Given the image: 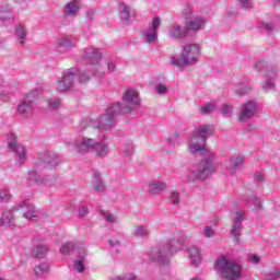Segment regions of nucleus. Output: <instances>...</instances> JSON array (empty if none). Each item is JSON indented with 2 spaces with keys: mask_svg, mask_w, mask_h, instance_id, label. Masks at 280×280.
Returning a JSON list of instances; mask_svg holds the SVG:
<instances>
[{
  "mask_svg": "<svg viewBox=\"0 0 280 280\" xmlns=\"http://www.w3.org/2000/svg\"><path fill=\"white\" fill-rule=\"evenodd\" d=\"M183 246L180 241L170 240L165 244L156 245L149 252V259L158 264H167L174 253H178Z\"/></svg>",
  "mask_w": 280,
  "mask_h": 280,
  "instance_id": "f03ea898",
  "label": "nucleus"
},
{
  "mask_svg": "<svg viewBox=\"0 0 280 280\" xmlns=\"http://www.w3.org/2000/svg\"><path fill=\"white\" fill-rule=\"evenodd\" d=\"M94 191H104L106 189V185H104V182L102 180V175L100 173L94 172L93 173V182H92Z\"/></svg>",
  "mask_w": 280,
  "mask_h": 280,
  "instance_id": "412c9836",
  "label": "nucleus"
},
{
  "mask_svg": "<svg viewBox=\"0 0 280 280\" xmlns=\"http://www.w3.org/2000/svg\"><path fill=\"white\" fill-rule=\"evenodd\" d=\"M69 148H73L79 154H86V152H95L101 158L108 156L110 148L108 143L104 141H73L68 144Z\"/></svg>",
  "mask_w": 280,
  "mask_h": 280,
  "instance_id": "20e7f679",
  "label": "nucleus"
},
{
  "mask_svg": "<svg viewBox=\"0 0 280 280\" xmlns=\"http://www.w3.org/2000/svg\"><path fill=\"white\" fill-rule=\"evenodd\" d=\"M276 279H280V271L276 270L272 273H268L265 278V280H276Z\"/></svg>",
  "mask_w": 280,
  "mask_h": 280,
  "instance_id": "c03bdc74",
  "label": "nucleus"
},
{
  "mask_svg": "<svg viewBox=\"0 0 280 280\" xmlns=\"http://www.w3.org/2000/svg\"><path fill=\"white\" fill-rule=\"evenodd\" d=\"M0 280H4L3 278H0Z\"/></svg>",
  "mask_w": 280,
  "mask_h": 280,
  "instance_id": "0e129e2a",
  "label": "nucleus"
},
{
  "mask_svg": "<svg viewBox=\"0 0 280 280\" xmlns=\"http://www.w3.org/2000/svg\"><path fill=\"white\" fill-rule=\"evenodd\" d=\"M112 280H141L135 273H128L122 277L113 278Z\"/></svg>",
  "mask_w": 280,
  "mask_h": 280,
  "instance_id": "4c0bfd02",
  "label": "nucleus"
},
{
  "mask_svg": "<svg viewBox=\"0 0 280 280\" xmlns=\"http://www.w3.org/2000/svg\"><path fill=\"white\" fill-rule=\"evenodd\" d=\"M243 8H248V0H241Z\"/></svg>",
  "mask_w": 280,
  "mask_h": 280,
  "instance_id": "6e6d98bb",
  "label": "nucleus"
},
{
  "mask_svg": "<svg viewBox=\"0 0 280 280\" xmlns=\"http://www.w3.org/2000/svg\"><path fill=\"white\" fill-rule=\"evenodd\" d=\"M89 141H93V139H92V138H90V139H89Z\"/></svg>",
  "mask_w": 280,
  "mask_h": 280,
  "instance_id": "680f3d73",
  "label": "nucleus"
},
{
  "mask_svg": "<svg viewBox=\"0 0 280 280\" xmlns=\"http://www.w3.org/2000/svg\"><path fill=\"white\" fill-rule=\"evenodd\" d=\"M15 34L23 40V38L27 36V33L25 32V26H23V24L18 25L15 28Z\"/></svg>",
  "mask_w": 280,
  "mask_h": 280,
  "instance_id": "72a5a7b5",
  "label": "nucleus"
},
{
  "mask_svg": "<svg viewBox=\"0 0 280 280\" xmlns=\"http://www.w3.org/2000/svg\"><path fill=\"white\" fill-rule=\"evenodd\" d=\"M215 156L213 153L208 151L199 167L197 170L189 171V173L186 175L185 183H196V180H205V178L211 176L215 167H218L215 162H213Z\"/></svg>",
  "mask_w": 280,
  "mask_h": 280,
  "instance_id": "7ed1b4c3",
  "label": "nucleus"
},
{
  "mask_svg": "<svg viewBox=\"0 0 280 280\" xmlns=\"http://www.w3.org/2000/svg\"><path fill=\"white\" fill-rule=\"evenodd\" d=\"M222 113H223L224 117H231V115H233V107H231V105H225L222 108Z\"/></svg>",
  "mask_w": 280,
  "mask_h": 280,
  "instance_id": "79ce46f5",
  "label": "nucleus"
},
{
  "mask_svg": "<svg viewBox=\"0 0 280 280\" xmlns=\"http://www.w3.org/2000/svg\"><path fill=\"white\" fill-rule=\"evenodd\" d=\"M10 191L9 190H0V200L2 202H8V199L10 198Z\"/></svg>",
  "mask_w": 280,
  "mask_h": 280,
  "instance_id": "37998d69",
  "label": "nucleus"
},
{
  "mask_svg": "<svg viewBox=\"0 0 280 280\" xmlns=\"http://www.w3.org/2000/svg\"><path fill=\"white\" fill-rule=\"evenodd\" d=\"M84 259H86V250L84 248L81 249V253L79 254V257L77 260H74V268L80 272H84L85 266H84Z\"/></svg>",
  "mask_w": 280,
  "mask_h": 280,
  "instance_id": "5701e85b",
  "label": "nucleus"
},
{
  "mask_svg": "<svg viewBox=\"0 0 280 280\" xmlns=\"http://www.w3.org/2000/svg\"><path fill=\"white\" fill-rule=\"evenodd\" d=\"M35 100H36L35 92H31L26 94L24 102H22L18 106V112L20 113V115H22V117H32V115H34V107L32 106V103L35 102Z\"/></svg>",
  "mask_w": 280,
  "mask_h": 280,
  "instance_id": "1a4fd4ad",
  "label": "nucleus"
},
{
  "mask_svg": "<svg viewBox=\"0 0 280 280\" xmlns=\"http://www.w3.org/2000/svg\"><path fill=\"white\" fill-rule=\"evenodd\" d=\"M156 92L160 95H165L167 93V86H165L163 84L156 85Z\"/></svg>",
  "mask_w": 280,
  "mask_h": 280,
  "instance_id": "de8ad7c7",
  "label": "nucleus"
},
{
  "mask_svg": "<svg viewBox=\"0 0 280 280\" xmlns=\"http://www.w3.org/2000/svg\"><path fill=\"white\" fill-rule=\"evenodd\" d=\"M246 218L245 212H236V217L233 221L232 229L230 231L231 235L234 237L235 244H240V235L242 234V230L244 229V225H242V222H244V219Z\"/></svg>",
  "mask_w": 280,
  "mask_h": 280,
  "instance_id": "9b49d317",
  "label": "nucleus"
},
{
  "mask_svg": "<svg viewBox=\"0 0 280 280\" xmlns=\"http://www.w3.org/2000/svg\"><path fill=\"white\" fill-rule=\"evenodd\" d=\"M77 248H80V245H75L71 242H68L61 246L60 253H61V255H69V253H71V250H77Z\"/></svg>",
  "mask_w": 280,
  "mask_h": 280,
  "instance_id": "c756f323",
  "label": "nucleus"
},
{
  "mask_svg": "<svg viewBox=\"0 0 280 280\" xmlns=\"http://www.w3.org/2000/svg\"><path fill=\"white\" fill-rule=\"evenodd\" d=\"M133 237H150V228L148 225H138L132 232Z\"/></svg>",
  "mask_w": 280,
  "mask_h": 280,
  "instance_id": "393cba45",
  "label": "nucleus"
},
{
  "mask_svg": "<svg viewBox=\"0 0 280 280\" xmlns=\"http://www.w3.org/2000/svg\"><path fill=\"white\" fill-rule=\"evenodd\" d=\"M254 182L255 183H264V175H261L260 173L255 174Z\"/></svg>",
  "mask_w": 280,
  "mask_h": 280,
  "instance_id": "09e8293b",
  "label": "nucleus"
},
{
  "mask_svg": "<svg viewBox=\"0 0 280 280\" xmlns=\"http://www.w3.org/2000/svg\"><path fill=\"white\" fill-rule=\"evenodd\" d=\"M109 246L110 248H119V246H121V243L119 241L109 240Z\"/></svg>",
  "mask_w": 280,
  "mask_h": 280,
  "instance_id": "8fccbe9b",
  "label": "nucleus"
},
{
  "mask_svg": "<svg viewBox=\"0 0 280 280\" xmlns=\"http://www.w3.org/2000/svg\"><path fill=\"white\" fill-rule=\"evenodd\" d=\"M190 280H202V279H200L199 277H194Z\"/></svg>",
  "mask_w": 280,
  "mask_h": 280,
  "instance_id": "bf43d9fd",
  "label": "nucleus"
},
{
  "mask_svg": "<svg viewBox=\"0 0 280 280\" xmlns=\"http://www.w3.org/2000/svg\"><path fill=\"white\" fill-rule=\"evenodd\" d=\"M89 214V208L86 206H81L79 208V218H84Z\"/></svg>",
  "mask_w": 280,
  "mask_h": 280,
  "instance_id": "a18cd8bd",
  "label": "nucleus"
},
{
  "mask_svg": "<svg viewBox=\"0 0 280 280\" xmlns=\"http://www.w3.org/2000/svg\"><path fill=\"white\" fill-rule=\"evenodd\" d=\"M75 78V74L69 72L57 80L55 84V89H57L58 93H65V91H69L71 86H73V80Z\"/></svg>",
  "mask_w": 280,
  "mask_h": 280,
  "instance_id": "f8f14e48",
  "label": "nucleus"
},
{
  "mask_svg": "<svg viewBox=\"0 0 280 280\" xmlns=\"http://www.w3.org/2000/svg\"><path fill=\"white\" fill-rule=\"evenodd\" d=\"M79 10L80 2L78 0H73L65 7L63 14H66V16H73V14H78Z\"/></svg>",
  "mask_w": 280,
  "mask_h": 280,
  "instance_id": "aec40b11",
  "label": "nucleus"
},
{
  "mask_svg": "<svg viewBox=\"0 0 280 280\" xmlns=\"http://www.w3.org/2000/svg\"><path fill=\"white\" fill-rule=\"evenodd\" d=\"M175 137H178V133H175Z\"/></svg>",
  "mask_w": 280,
  "mask_h": 280,
  "instance_id": "e2e57ef3",
  "label": "nucleus"
},
{
  "mask_svg": "<svg viewBox=\"0 0 280 280\" xmlns=\"http://www.w3.org/2000/svg\"><path fill=\"white\" fill-rule=\"evenodd\" d=\"M2 226H14V214L12 211L3 212L1 214Z\"/></svg>",
  "mask_w": 280,
  "mask_h": 280,
  "instance_id": "c85d7f7f",
  "label": "nucleus"
},
{
  "mask_svg": "<svg viewBox=\"0 0 280 280\" xmlns=\"http://www.w3.org/2000/svg\"><path fill=\"white\" fill-rule=\"evenodd\" d=\"M188 257L190 259V264L192 266L200 265V261H202V254H200V248L196 245H190L187 248Z\"/></svg>",
  "mask_w": 280,
  "mask_h": 280,
  "instance_id": "4468645a",
  "label": "nucleus"
},
{
  "mask_svg": "<svg viewBox=\"0 0 280 280\" xmlns=\"http://www.w3.org/2000/svg\"><path fill=\"white\" fill-rule=\"evenodd\" d=\"M15 211H21L23 218L26 220L36 221L40 212L34 207V205L28 203L27 201H22L19 206H15Z\"/></svg>",
  "mask_w": 280,
  "mask_h": 280,
  "instance_id": "6e6552de",
  "label": "nucleus"
},
{
  "mask_svg": "<svg viewBox=\"0 0 280 280\" xmlns=\"http://www.w3.org/2000/svg\"><path fill=\"white\" fill-rule=\"evenodd\" d=\"M34 271L37 277H43L46 272H49V264L43 262L35 267Z\"/></svg>",
  "mask_w": 280,
  "mask_h": 280,
  "instance_id": "2f4dec72",
  "label": "nucleus"
},
{
  "mask_svg": "<svg viewBox=\"0 0 280 280\" xmlns=\"http://www.w3.org/2000/svg\"><path fill=\"white\" fill-rule=\"evenodd\" d=\"M73 44L71 43V38L63 37L59 40V47H72Z\"/></svg>",
  "mask_w": 280,
  "mask_h": 280,
  "instance_id": "58836bf2",
  "label": "nucleus"
},
{
  "mask_svg": "<svg viewBox=\"0 0 280 280\" xmlns=\"http://www.w3.org/2000/svg\"><path fill=\"white\" fill-rule=\"evenodd\" d=\"M200 56V46L198 44L187 45L178 58L173 60V65L177 67H187V65H195L198 62Z\"/></svg>",
  "mask_w": 280,
  "mask_h": 280,
  "instance_id": "423d86ee",
  "label": "nucleus"
},
{
  "mask_svg": "<svg viewBox=\"0 0 280 280\" xmlns=\"http://www.w3.org/2000/svg\"><path fill=\"white\" fill-rule=\"evenodd\" d=\"M214 109H215V104L210 103V104L201 107V113H202V115H209V113H213Z\"/></svg>",
  "mask_w": 280,
  "mask_h": 280,
  "instance_id": "e433bc0d",
  "label": "nucleus"
},
{
  "mask_svg": "<svg viewBox=\"0 0 280 280\" xmlns=\"http://www.w3.org/2000/svg\"><path fill=\"white\" fill-rule=\"evenodd\" d=\"M265 27H266V30H272V25H270V24H266Z\"/></svg>",
  "mask_w": 280,
  "mask_h": 280,
  "instance_id": "13d9d810",
  "label": "nucleus"
},
{
  "mask_svg": "<svg viewBox=\"0 0 280 280\" xmlns=\"http://www.w3.org/2000/svg\"><path fill=\"white\" fill-rule=\"evenodd\" d=\"M95 126H97V122H95V121H92L90 125H89V129H91V128H95Z\"/></svg>",
  "mask_w": 280,
  "mask_h": 280,
  "instance_id": "4d7b16f0",
  "label": "nucleus"
},
{
  "mask_svg": "<svg viewBox=\"0 0 280 280\" xmlns=\"http://www.w3.org/2000/svg\"><path fill=\"white\" fill-rule=\"evenodd\" d=\"M47 253H49L47 245H35L32 248V255L33 257H37V259H43V257H46Z\"/></svg>",
  "mask_w": 280,
  "mask_h": 280,
  "instance_id": "4be33fe9",
  "label": "nucleus"
},
{
  "mask_svg": "<svg viewBox=\"0 0 280 280\" xmlns=\"http://www.w3.org/2000/svg\"><path fill=\"white\" fill-rule=\"evenodd\" d=\"M257 110V106L253 102H247L242 105V110L238 115V121H248Z\"/></svg>",
  "mask_w": 280,
  "mask_h": 280,
  "instance_id": "ddd939ff",
  "label": "nucleus"
},
{
  "mask_svg": "<svg viewBox=\"0 0 280 280\" xmlns=\"http://www.w3.org/2000/svg\"><path fill=\"white\" fill-rule=\"evenodd\" d=\"M25 42L21 40V45H24Z\"/></svg>",
  "mask_w": 280,
  "mask_h": 280,
  "instance_id": "052dcab7",
  "label": "nucleus"
},
{
  "mask_svg": "<svg viewBox=\"0 0 280 280\" xmlns=\"http://www.w3.org/2000/svg\"><path fill=\"white\" fill-rule=\"evenodd\" d=\"M171 200L173 205H178V202H180V195L178 194V191L171 192Z\"/></svg>",
  "mask_w": 280,
  "mask_h": 280,
  "instance_id": "ea45409f",
  "label": "nucleus"
},
{
  "mask_svg": "<svg viewBox=\"0 0 280 280\" xmlns=\"http://www.w3.org/2000/svg\"><path fill=\"white\" fill-rule=\"evenodd\" d=\"M43 161L50 168L58 167V164L61 163L60 156L54 152H46Z\"/></svg>",
  "mask_w": 280,
  "mask_h": 280,
  "instance_id": "dca6fc26",
  "label": "nucleus"
},
{
  "mask_svg": "<svg viewBox=\"0 0 280 280\" xmlns=\"http://www.w3.org/2000/svg\"><path fill=\"white\" fill-rule=\"evenodd\" d=\"M103 218L110 224H115V222H117V217L110 212H103Z\"/></svg>",
  "mask_w": 280,
  "mask_h": 280,
  "instance_id": "c9c22d12",
  "label": "nucleus"
},
{
  "mask_svg": "<svg viewBox=\"0 0 280 280\" xmlns=\"http://www.w3.org/2000/svg\"><path fill=\"white\" fill-rule=\"evenodd\" d=\"M8 149L10 152H13V154H15L20 165H23V163L27 161V149L22 142L11 141L8 143Z\"/></svg>",
  "mask_w": 280,
  "mask_h": 280,
  "instance_id": "9d476101",
  "label": "nucleus"
},
{
  "mask_svg": "<svg viewBox=\"0 0 280 280\" xmlns=\"http://www.w3.org/2000/svg\"><path fill=\"white\" fill-rule=\"evenodd\" d=\"M122 102V106L115 103L107 108L106 114L98 119L97 128L100 130H110L112 126H115L117 115H126V113H132L135 108H138L140 104L139 93L135 90L125 91Z\"/></svg>",
  "mask_w": 280,
  "mask_h": 280,
  "instance_id": "f257e3e1",
  "label": "nucleus"
},
{
  "mask_svg": "<svg viewBox=\"0 0 280 280\" xmlns=\"http://www.w3.org/2000/svg\"><path fill=\"white\" fill-rule=\"evenodd\" d=\"M187 27L183 28L179 25H173L170 30L168 36L174 40H180V38H185L187 36Z\"/></svg>",
  "mask_w": 280,
  "mask_h": 280,
  "instance_id": "f3484780",
  "label": "nucleus"
},
{
  "mask_svg": "<svg viewBox=\"0 0 280 280\" xmlns=\"http://www.w3.org/2000/svg\"><path fill=\"white\" fill-rule=\"evenodd\" d=\"M28 179L38 185L39 187H51L58 183V177L56 175H45L42 176L40 172L36 168H31L28 171Z\"/></svg>",
  "mask_w": 280,
  "mask_h": 280,
  "instance_id": "0eeeda50",
  "label": "nucleus"
},
{
  "mask_svg": "<svg viewBox=\"0 0 280 280\" xmlns=\"http://www.w3.org/2000/svg\"><path fill=\"white\" fill-rule=\"evenodd\" d=\"M245 201L247 202V207H254L255 211H261V199L257 197L255 194H248L245 196Z\"/></svg>",
  "mask_w": 280,
  "mask_h": 280,
  "instance_id": "a211bd4d",
  "label": "nucleus"
},
{
  "mask_svg": "<svg viewBox=\"0 0 280 280\" xmlns=\"http://www.w3.org/2000/svg\"><path fill=\"white\" fill-rule=\"evenodd\" d=\"M86 80H89V77L86 74L80 75V82H86Z\"/></svg>",
  "mask_w": 280,
  "mask_h": 280,
  "instance_id": "5fc2aeb1",
  "label": "nucleus"
},
{
  "mask_svg": "<svg viewBox=\"0 0 280 280\" xmlns=\"http://www.w3.org/2000/svg\"><path fill=\"white\" fill-rule=\"evenodd\" d=\"M89 58L92 59V65H97L98 60L102 59V54H100L98 51H95Z\"/></svg>",
  "mask_w": 280,
  "mask_h": 280,
  "instance_id": "a19ab883",
  "label": "nucleus"
},
{
  "mask_svg": "<svg viewBox=\"0 0 280 280\" xmlns=\"http://www.w3.org/2000/svg\"><path fill=\"white\" fill-rule=\"evenodd\" d=\"M213 132H215V129L213 127H211L209 125H205L197 130L196 135L199 139L207 141V138L211 137V135H213Z\"/></svg>",
  "mask_w": 280,
  "mask_h": 280,
  "instance_id": "6ab92c4d",
  "label": "nucleus"
},
{
  "mask_svg": "<svg viewBox=\"0 0 280 280\" xmlns=\"http://www.w3.org/2000/svg\"><path fill=\"white\" fill-rule=\"evenodd\" d=\"M202 27H205V20L200 18H196L186 24L187 32H189V30H194L196 32L198 30H202Z\"/></svg>",
  "mask_w": 280,
  "mask_h": 280,
  "instance_id": "a878e982",
  "label": "nucleus"
},
{
  "mask_svg": "<svg viewBox=\"0 0 280 280\" xmlns=\"http://www.w3.org/2000/svg\"><path fill=\"white\" fill-rule=\"evenodd\" d=\"M264 89L268 90V89H275V83L272 81H266L264 83Z\"/></svg>",
  "mask_w": 280,
  "mask_h": 280,
  "instance_id": "603ef678",
  "label": "nucleus"
},
{
  "mask_svg": "<svg viewBox=\"0 0 280 280\" xmlns=\"http://www.w3.org/2000/svg\"><path fill=\"white\" fill-rule=\"evenodd\" d=\"M120 19L121 21H130V9L124 4L120 7Z\"/></svg>",
  "mask_w": 280,
  "mask_h": 280,
  "instance_id": "473e14b6",
  "label": "nucleus"
},
{
  "mask_svg": "<svg viewBox=\"0 0 280 280\" xmlns=\"http://www.w3.org/2000/svg\"><path fill=\"white\" fill-rule=\"evenodd\" d=\"M203 234H205V237H213V235H215V232L212 230L211 226H206Z\"/></svg>",
  "mask_w": 280,
  "mask_h": 280,
  "instance_id": "49530a36",
  "label": "nucleus"
},
{
  "mask_svg": "<svg viewBox=\"0 0 280 280\" xmlns=\"http://www.w3.org/2000/svg\"><path fill=\"white\" fill-rule=\"evenodd\" d=\"M8 139H9V141H16L18 137L15 133H9Z\"/></svg>",
  "mask_w": 280,
  "mask_h": 280,
  "instance_id": "864d4df0",
  "label": "nucleus"
},
{
  "mask_svg": "<svg viewBox=\"0 0 280 280\" xmlns=\"http://www.w3.org/2000/svg\"><path fill=\"white\" fill-rule=\"evenodd\" d=\"M167 186L163 182L153 180L149 184L150 194H161Z\"/></svg>",
  "mask_w": 280,
  "mask_h": 280,
  "instance_id": "b1692460",
  "label": "nucleus"
},
{
  "mask_svg": "<svg viewBox=\"0 0 280 280\" xmlns=\"http://www.w3.org/2000/svg\"><path fill=\"white\" fill-rule=\"evenodd\" d=\"M242 163H244V158L242 155L232 156L230 159V167H231V170L240 168Z\"/></svg>",
  "mask_w": 280,
  "mask_h": 280,
  "instance_id": "7c9ffc66",
  "label": "nucleus"
},
{
  "mask_svg": "<svg viewBox=\"0 0 280 280\" xmlns=\"http://www.w3.org/2000/svg\"><path fill=\"white\" fill-rule=\"evenodd\" d=\"M248 261H250L252 264L257 265V264H259L260 259H259V256H257V255H252V256H249Z\"/></svg>",
  "mask_w": 280,
  "mask_h": 280,
  "instance_id": "3c124183",
  "label": "nucleus"
},
{
  "mask_svg": "<svg viewBox=\"0 0 280 280\" xmlns=\"http://www.w3.org/2000/svg\"><path fill=\"white\" fill-rule=\"evenodd\" d=\"M120 152L122 156L130 159V156L135 154V145L132 144V142H124V144L120 147Z\"/></svg>",
  "mask_w": 280,
  "mask_h": 280,
  "instance_id": "cd10ccee",
  "label": "nucleus"
},
{
  "mask_svg": "<svg viewBox=\"0 0 280 280\" xmlns=\"http://www.w3.org/2000/svg\"><path fill=\"white\" fill-rule=\"evenodd\" d=\"M48 104L51 110H56L57 108H60V104H62V102L60 101V98H49Z\"/></svg>",
  "mask_w": 280,
  "mask_h": 280,
  "instance_id": "f704fd0d",
  "label": "nucleus"
},
{
  "mask_svg": "<svg viewBox=\"0 0 280 280\" xmlns=\"http://www.w3.org/2000/svg\"><path fill=\"white\" fill-rule=\"evenodd\" d=\"M214 270L219 272L223 280H235L240 279V272L242 267L234 261H229L224 256L219 258L215 262Z\"/></svg>",
  "mask_w": 280,
  "mask_h": 280,
  "instance_id": "39448f33",
  "label": "nucleus"
},
{
  "mask_svg": "<svg viewBox=\"0 0 280 280\" xmlns=\"http://www.w3.org/2000/svg\"><path fill=\"white\" fill-rule=\"evenodd\" d=\"M161 27V19L154 18L152 21L151 28L145 33V38L148 43H154L156 40V30Z\"/></svg>",
  "mask_w": 280,
  "mask_h": 280,
  "instance_id": "2eb2a0df",
  "label": "nucleus"
},
{
  "mask_svg": "<svg viewBox=\"0 0 280 280\" xmlns=\"http://www.w3.org/2000/svg\"><path fill=\"white\" fill-rule=\"evenodd\" d=\"M188 150L190 154H205V152H207V147L198 142H192L188 144Z\"/></svg>",
  "mask_w": 280,
  "mask_h": 280,
  "instance_id": "bb28decb",
  "label": "nucleus"
}]
</instances>
